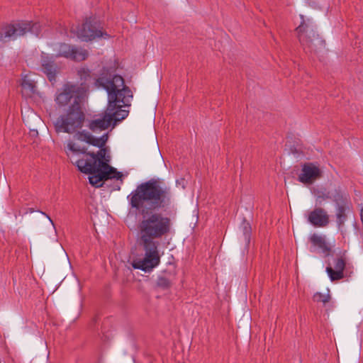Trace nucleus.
<instances>
[{
    "label": "nucleus",
    "instance_id": "f257e3e1",
    "mask_svg": "<svg viewBox=\"0 0 363 363\" xmlns=\"http://www.w3.org/2000/svg\"><path fill=\"white\" fill-rule=\"evenodd\" d=\"M128 205L140 214L138 228L140 242L160 245L157 241L172 229V220L162 213L170 208L173 193L160 179H150L138 184L127 196Z\"/></svg>",
    "mask_w": 363,
    "mask_h": 363
},
{
    "label": "nucleus",
    "instance_id": "f03ea898",
    "mask_svg": "<svg viewBox=\"0 0 363 363\" xmlns=\"http://www.w3.org/2000/svg\"><path fill=\"white\" fill-rule=\"evenodd\" d=\"M96 83L107 91L108 104L105 111L111 122L113 121L115 125L125 119L129 111L121 108L123 106H130L133 96L130 89L125 85L124 79L118 74L102 75Z\"/></svg>",
    "mask_w": 363,
    "mask_h": 363
},
{
    "label": "nucleus",
    "instance_id": "7ed1b4c3",
    "mask_svg": "<svg viewBox=\"0 0 363 363\" xmlns=\"http://www.w3.org/2000/svg\"><path fill=\"white\" fill-rule=\"evenodd\" d=\"M72 162L74 164L79 170L85 174H90L89 177V183L95 187H101L103 185V181L108 179H120L123 183V174L121 172L109 164L103 165L99 167L96 165V161L94 160L92 164L86 163L84 159L74 160V156L71 157Z\"/></svg>",
    "mask_w": 363,
    "mask_h": 363
},
{
    "label": "nucleus",
    "instance_id": "20e7f679",
    "mask_svg": "<svg viewBox=\"0 0 363 363\" xmlns=\"http://www.w3.org/2000/svg\"><path fill=\"white\" fill-rule=\"evenodd\" d=\"M77 98L69 104L65 112L55 121V128L57 133H75L83 126L85 113L82 104H78Z\"/></svg>",
    "mask_w": 363,
    "mask_h": 363
},
{
    "label": "nucleus",
    "instance_id": "39448f33",
    "mask_svg": "<svg viewBox=\"0 0 363 363\" xmlns=\"http://www.w3.org/2000/svg\"><path fill=\"white\" fill-rule=\"evenodd\" d=\"M302 20L301 24L296 28L300 43L306 52L317 54L325 48V43L315 32L313 23L301 15Z\"/></svg>",
    "mask_w": 363,
    "mask_h": 363
},
{
    "label": "nucleus",
    "instance_id": "423d86ee",
    "mask_svg": "<svg viewBox=\"0 0 363 363\" xmlns=\"http://www.w3.org/2000/svg\"><path fill=\"white\" fill-rule=\"evenodd\" d=\"M42 31V26L39 23L31 21H20L15 23L7 24L0 30V41L6 43L14 40L18 37L23 36L30 33L39 36Z\"/></svg>",
    "mask_w": 363,
    "mask_h": 363
},
{
    "label": "nucleus",
    "instance_id": "0eeeda50",
    "mask_svg": "<svg viewBox=\"0 0 363 363\" xmlns=\"http://www.w3.org/2000/svg\"><path fill=\"white\" fill-rule=\"evenodd\" d=\"M145 251V257L142 259H138L133 262L134 269H141L145 272L151 271L159 265L160 257L158 252L160 245L141 242Z\"/></svg>",
    "mask_w": 363,
    "mask_h": 363
},
{
    "label": "nucleus",
    "instance_id": "6e6552de",
    "mask_svg": "<svg viewBox=\"0 0 363 363\" xmlns=\"http://www.w3.org/2000/svg\"><path fill=\"white\" fill-rule=\"evenodd\" d=\"M54 50L56 52L55 58L65 57L76 62L85 60L89 56L86 50L65 43H59Z\"/></svg>",
    "mask_w": 363,
    "mask_h": 363
},
{
    "label": "nucleus",
    "instance_id": "1a4fd4ad",
    "mask_svg": "<svg viewBox=\"0 0 363 363\" xmlns=\"http://www.w3.org/2000/svg\"><path fill=\"white\" fill-rule=\"evenodd\" d=\"M82 89L84 88L77 84L67 83L63 86L62 91L56 96L55 101L59 106H65L69 103L71 104L77 98L78 104H82Z\"/></svg>",
    "mask_w": 363,
    "mask_h": 363
},
{
    "label": "nucleus",
    "instance_id": "9d476101",
    "mask_svg": "<svg viewBox=\"0 0 363 363\" xmlns=\"http://www.w3.org/2000/svg\"><path fill=\"white\" fill-rule=\"evenodd\" d=\"M77 36L82 41L89 42L98 38L108 37L107 33L93 24L90 18H86L84 23L75 31Z\"/></svg>",
    "mask_w": 363,
    "mask_h": 363
},
{
    "label": "nucleus",
    "instance_id": "9b49d317",
    "mask_svg": "<svg viewBox=\"0 0 363 363\" xmlns=\"http://www.w3.org/2000/svg\"><path fill=\"white\" fill-rule=\"evenodd\" d=\"M55 57L52 55L42 52L40 55V71L46 75L50 82H55L60 72V68L56 64Z\"/></svg>",
    "mask_w": 363,
    "mask_h": 363
},
{
    "label": "nucleus",
    "instance_id": "f8f14e48",
    "mask_svg": "<svg viewBox=\"0 0 363 363\" xmlns=\"http://www.w3.org/2000/svg\"><path fill=\"white\" fill-rule=\"evenodd\" d=\"M322 172L314 163H305L302 166L301 172L298 175V181L303 184H311L320 178Z\"/></svg>",
    "mask_w": 363,
    "mask_h": 363
},
{
    "label": "nucleus",
    "instance_id": "ddd939ff",
    "mask_svg": "<svg viewBox=\"0 0 363 363\" xmlns=\"http://www.w3.org/2000/svg\"><path fill=\"white\" fill-rule=\"evenodd\" d=\"M307 220L314 227L323 228L328 225L330 217L326 210L321 207H315L308 212Z\"/></svg>",
    "mask_w": 363,
    "mask_h": 363
},
{
    "label": "nucleus",
    "instance_id": "4468645a",
    "mask_svg": "<svg viewBox=\"0 0 363 363\" xmlns=\"http://www.w3.org/2000/svg\"><path fill=\"white\" fill-rule=\"evenodd\" d=\"M309 240L311 242V247L309 248L311 252H321L325 257L330 255L331 247L327 242L325 236L314 233L311 235Z\"/></svg>",
    "mask_w": 363,
    "mask_h": 363
},
{
    "label": "nucleus",
    "instance_id": "2eb2a0df",
    "mask_svg": "<svg viewBox=\"0 0 363 363\" xmlns=\"http://www.w3.org/2000/svg\"><path fill=\"white\" fill-rule=\"evenodd\" d=\"M345 265V259L341 257L334 260V269L330 265L326 267V272L332 281L340 280L344 277L343 272Z\"/></svg>",
    "mask_w": 363,
    "mask_h": 363
},
{
    "label": "nucleus",
    "instance_id": "dca6fc26",
    "mask_svg": "<svg viewBox=\"0 0 363 363\" xmlns=\"http://www.w3.org/2000/svg\"><path fill=\"white\" fill-rule=\"evenodd\" d=\"M111 123V118L105 111L100 118L90 121L88 127L92 132L96 133L107 129Z\"/></svg>",
    "mask_w": 363,
    "mask_h": 363
},
{
    "label": "nucleus",
    "instance_id": "f3484780",
    "mask_svg": "<svg viewBox=\"0 0 363 363\" xmlns=\"http://www.w3.org/2000/svg\"><path fill=\"white\" fill-rule=\"evenodd\" d=\"M106 150L104 147L100 148L97 153L87 152V156H89L90 158L84 160V161L92 164L94 161L96 160V165H99V167H102L103 165L108 164V162H109V157L108 158L106 157Z\"/></svg>",
    "mask_w": 363,
    "mask_h": 363
},
{
    "label": "nucleus",
    "instance_id": "a211bd4d",
    "mask_svg": "<svg viewBox=\"0 0 363 363\" xmlns=\"http://www.w3.org/2000/svg\"><path fill=\"white\" fill-rule=\"evenodd\" d=\"M350 211V203L341 204V206H336L335 216L337 227L341 228L343 227L346 220L347 219V213Z\"/></svg>",
    "mask_w": 363,
    "mask_h": 363
},
{
    "label": "nucleus",
    "instance_id": "6ab92c4d",
    "mask_svg": "<svg viewBox=\"0 0 363 363\" xmlns=\"http://www.w3.org/2000/svg\"><path fill=\"white\" fill-rule=\"evenodd\" d=\"M21 86L25 94L28 96L36 92V85L34 80L30 79L27 76L22 79Z\"/></svg>",
    "mask_w": 363,
    "mask_h": 363
},
{
    "label": "nucleus",
    "instance_id": "aec40b11",
    "mask_svg": "<svg viewBox=\"0 0 363 363\" xmlns=\"http://www.w3.org/2000/svg\"><path fill=\"white\" fill-rule=\"evenodd\" d=\"M333 200L335 203V206L350 203L347 196L339 189L335 190V193L333 195Z\"/></svg>",
    "mask_w": 363,
    "mask_h": 363
},
{
    "label": "nucleus",
    "instance_id": "412c9836",
    "mask_svg": "<svg viewBox=\"0 0 363 363\" xmlns=\"http://www.w3.org/2000/svg\"><path fill=\"white\" fill-rule=\"evenodd\" d=\"M108 138V133H104L100 138H95L92 135V139L91 140L89 145L101 148L106 145Z\"/></svg>",
    "mask_w": 363,
    "mask_h": 363
},
{
    "label": "nucleus",
    "instance_id": "4be33fe9",
    "mask_svg": "<svg viewBox=\"0 0 363 363\" xmlns=\"http://www.w3.org/2000/svg\"><path fill=\"white\" fill-rule=\"evenodd\" d=\"M67 148L74 154V155H78V154H84L87 155V149L85 147H81L79 145H76L75 143L72 142H69L67 144Z\"/></svg>",
    "mask_w": 363,
    "mask_h": 363
},
{
    "label": "nucleus",
    "instance_id": "5701e85b",
    "mask_svg": "<svg viewBox=\"0 0 363 363\" xmlns=\"http://www.w3.org/2000/svg\"><path fill=\"white\" fill-rule=\"evenodd\" d=\"M75 138L80 141L85 142L88 144L90 143L91 140L92 139V135L86 130L82 131H77L75 133Z\"/></svg>",
    "mask_w": 363,
    "mask_h": 363
},
{
    "label": "nucleus",
    "instance_id": "b1692460",
    "mask_svg": "<svg viewBox=\"0 0 363 363\" xmlns=\"http://www.w3.org/2000/svg\"><path fill=\"white\" fill-rule=\"evenodd\" d=\"M330 300V295L329 293L322 294L317 292L313 295V301L318 303H323L325 305Z\"/></svg>",
    "mask_w": 363,
    "mask_h": 363
},
{
    "label": "nucleus",
    "instance_id": "393cba45",
    "mask_svg": "<svg viewBox=\"0 0 363 363\" xmlns=\"http://www.w3.org/2000/svg\"><path fill=\"white\" fill-rule=\"evenodd\" d=\"M90 73V70L86 68H82L78 71V76L82 81L81 86H84L85 82L91 78Z\"/></svg>",
    "mask_w": 363,
    "mask_h": 363
},
{
    "label": "nucleus",
    "instance_id": "a878e982",
    "mask_svg": "<svg viewBox=\"0 0 363 363\" xmlns=\"http://www.w3.org/2000/svg\"><path fill=\"white\" fill-rule=\"evenodd\" d=\"M157 286L163 289H167L171 286V281L164 277H159L157 281Z\"/></svg>",
    "mask_w": 363,
    "mask_h": 363
},
{
    "label": "nucleus",
    "instance_id": "bb28decb",
    "mask_svg": "<svg viewBox=\"0 0 363 363\" xmlns=\"http://www.w3.org/2000/svg\"><path fill=\"white\" fill-rule=\"evenodd\" d=\"M242 231L244 240L247 244H249L250 240L251 227L248 223H244Z\"/></svg>",
    "mask_w": 363,
    "mask_h": 363
},
{
    "label": "nucleus",
    "instance_id": "cd10ccee",
    "mask_svg": "<svg viewBox=\"0 0 363 363\" xmlns=\"http://www.w3.org/2000/svg\"><path fill=\"white\" fill-rule=\"evenodd\" d=\"M331 199V196L329 192L324 191H318L316 194V201L321 203L322 201Z\"/></svg>",
    "mask_w": 363,
    "mask_h": 363
},
{
    "label": "nucleus",
    "instance_id": "c85d7f7f",
    "mask_svg": "<svg viewBox=\"0 0 363 363\" xmlns=\"http://www.w3.org/2000/svg\"><path fill=\"white\" fill-rule=\"evenodd\" d=\"M35 211L33 208H28L26 213H33ZM37 212H40V213H42L43 215H44L48 220L49 221L52 223V225H54V223H53V221L51 219V218L45 212H43V211H40L39 210L36 211Z\"/></svg>",
    "mask_w": 363,
    "mask_h": 363
},
{
    "label": "nucleus",
    "instance_id": "c756f323",
    "mask_svg": "<svg viewBox=\"0 0 363 363\" xmlns=\"http://www.w3.org/2000/svg\"><path fill=\"white\" fill-rule=\"evenodd\" d=\"M360 216H361V220H363V208L361 209Z\"/></svg>",
    "mask_w": 363,
    "mask_h": 363
}]
</instances>
